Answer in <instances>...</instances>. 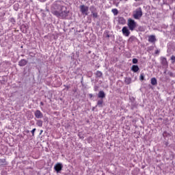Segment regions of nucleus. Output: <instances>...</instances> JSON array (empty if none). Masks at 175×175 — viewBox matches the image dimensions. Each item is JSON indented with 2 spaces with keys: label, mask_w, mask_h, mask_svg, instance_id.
<instances>
[{
  "label": "nucleus",
  "mask_w": 175,
  "mask_h": 175,
  "mask_svg": "<svg viewBox=\"0 0 175 175\" xmlns=\"http://www.w3.org/2000/svg\"><path fill=\"white\" fill-rule=\"evenodd\" d=\"M52 13L58 17L65 18L68 16L69 11L66 7L61 5L60 1H57L54 3L52 6Z\"/></svg>",
  "instance_id": "nucleus-1"
},
{
  "label": "nucleus",
  "mask_w": 175,
  "mask_h": 175,
  "mask_svg": "<svg viewBox=\"0 0 175 175\" xmlns=\"http://www.w3.org/2000/svg\"><path fill=\"white\" fill-rule=\"evenodd\" d=\"M128 26L130 30H133L136 27V23L134 20L129 19L128 20Z\"/></svg>",
  "instance_id": "nucleus-2"
},
{
  "label": "nucleus",
  "mask_w": 175,
  "mask_h": 175,
  "mask_svg": "<svg viewBox=\"0 0 175 175\" xmlns=\"http://www.w3.org/2000/svg\"><path fill=\"white\" fill-rule=\"evenodd\" d=\"M142 16V12L141 10H136L133 12V17L136 19L141 18Z\"/></svg>",
  "instance_id": "nucleus-3"
},
{
  "label": "nucleus",
  "mask_w": 175,
  "mask_h": 175,
  "mask_svg": "<svg viewBox=\"0 0 175 175\" xmlns=\"http://www.w3.org/2000/svg\"><path fill=\"white\" fill-rule=\"evenodd\" d=\"M62 168H63V165L60 163H56L55 165L54 166V170L57 173H59L60 171H62Z\"/></svg>",
  "instance_id": "nucleus-4"
},
{
  "label": "nucleus",
  "mask_w": 175,
  "mask_h": 175,
  "mask_svg": "<svg viewBox=\"0 0 175 175\" xmlns=\"http://www.w3.org/2000/svg\"><path fill=\"white\" fill-rule=\"evenodd\" d=\"M81 12L83 14L88 15V7H86L85 5H81L80 6Z\"/></svg>",
  "instance_id": "nucleus-5"
},
{
  "label": "nucleus",
  "mask_w": 175,
  "mask_h": 175,
  "mask_svg": "<svg viewBox=\"0 0 175 175\" xmlns=\"http://www.w3.org/2000/svg\"><path fill=\"white\" fill-rule=\"evenodd\" d=\"M122 32L123 35L125 36H129L130 35L129 29L126 27H124L122 28Z\"/></svg>",
  "instance_id": "nucleus-6"
},
{
  "label": "nucleus",
  "mask_w": 175,
  "mask_h": 175,
  "mask_svg": "<svg viewBox=\"0 0 175 175\" xmlns=\"http://www.w3.org/2000/svg\"><path fill=\"white\" fill-rule=\"evenodd\" d=\"M34 116H36V118H42L43 117V114L40 111H36V113H34Z\"/></svg>",
  "instance_id": "nucleus-7"
},
{
  "label": "nucleus",
  "mask_w": 175,
  "mask_h": 175,
  "mask_svg": "<svg viewBox=\"0 0 175 175\" xmlns=\"http://www.w3.org/2000/svg\"><path fill=\"white\" fill-rule=\"evenodd\" d=\"M148 41L150 42H154L157 41L155 36L151 35L148 36Z\"/></svg>",
  "instance_id": "nucleus-8"
},
{
  "label": "nucleus",
  "mask_w": 175,
  "mask_h": 175,
  "mask_svg": "<svg viewBox=\"0 0 175 175\" xmlns=\"http://www.w3.org/2000/svg\"><path fill=\"white\" fill-rule=\"evenodd\" d=\"M27 64V61L25 59H22L19 61V66H24Z\"/></svg>",
  "instance_id": "nucleus-9"
},
{
  "label": "nucleus",
  "mask_w": 175,
  "mask_h": 175,
  "mask_svg": "<svg viewBox=\"0 0 175 175\" xmlns=\"http://www.w3.org/2000/svg\"><path fill=\"white\" fill-rule=\"evenodd\" d=\"M131 70H133V72H138L139 66L137 65H133L132 66Z\"/></svg>",
  "instance_id": "nucleus-10"
},
{
  "label": "nucleus",
  "mask_w": 175,
  "mask_h": 175,
  "mask_svg": "<svg viewBox=\"0 0 175 175\" xmlns=\"http://www.w3.org/2000/svg\"><path fill=\"white\" fill-rule=\"evenodd\" d=\"M98 98H105V94L103 91H100L98 94Z\"/></svg>",
  "instance_id": "nucleus-11"
},
{
  "label": "nucleus",
  "mask_w": 175,
  "mask_h": 175,
  "mask_svg": "<svg viewBox=\"0 0 175 175\" xmlns=\"http://www.w3.org/2000/svg\"><path fill=\"white\" fill-rule=\"evenodd\" d=\"M151 84H152V85H157V80L156 78H152L151 79Z\"/></svg>",
  "instance_id": "nucleus-12"
},
{
  "label": "nucleus",
  "mask_w": 175,
  "mask_h": 175,
  "mask_svg": "<svg viewBox=\"0 0 175 175\" xmlns=\"http://www.w3.org/2000/svg\"><path fill=\"white\" fill-rule=\"evenodd\" d=\"M118 22L120 23V24H124L126 23V20L123 18H120L118 19Z\"/></svg>",
  "instance_id": "nucleus-13"
},
{
  "label": "nucleus",
  "mask_w": 175,
  "mask_h": 175,
  "mask_svg": "<svg viewBox=\"0 0 175 175\" xmlns=\"http://www.w3.org/2000/svg\"><path fill=\"white\" fill-rule=\"evenodd\" d=\"M125 83H126V84H131V79L130 78L125 79Z\"/></svg>",
  "instance_id": "nucleus-14"
},
{
  "label": "nucleus",
  "mask_w": 175,
  "mask_h": 175,
  "mask_svg": "<svg viewBox=\"0 0 175 175\" xmlns=\"http://www.w3.org/2000/svg\"><path fill=\"white\" fill-rule=\"evenodd\" d=\"M42 120H37V125H38V126H42Z\"/></svg>",
  "instance_id": "nucleus-15"
},
{
  "label": "nucleus",
  "mask_w": 175,
  "mask_h": 175,
  "mask_svg": "<svg viewBox=\"0 0 175 175\" xmlns=\"http://www.w3.org/2000/svg\"><path fill=\"white\" fill-rule=\"evenodd\" d=\"M111 12L113 13L114 15H117L118 13V11L117 9H113Z\"/></svg>",
  "instance_id": "nucleus-16"
},
{
  "label": "nucleus",
  "mask_w": 175,
  "mask_h": 175,
  "mask_svg": "<svg viewBox=\"0 0 175 175\" xmlns=\"http://www.w3.org/2000/svg\"><path fill=\"white\" fill-rule=\"evenodd\" d=\"M103 103V100H98L97 103V105L98 106H102Z\"/></svg>",
  "instance_id": "nucleus-17"
},
{
  "label": "nucleus",
  "mask_w": 175,
  "mask_h": 175,
  "mask_svg": "<svg viewBox=\"0 0 175 175\" xmlns=\"http://www.w3.org/2000/svg\"><path fill=\"white\" fill-rule=\"evenodd\" d=\"M132 62H133V64H137L138 60L137 59L134 58V59H133Z\"/></svg>",
  "instance_id": "nucleus-18"
},
{
  "label": "nucleus",
  "mask_w": 175,
  "mask_h": 175,
  "mask_svg": "<svg viewBox=\"0 0 175 175\" xmlns=\"http://www.w3.org/2000/svg\"><path fill=\"white\" fill-rule=\"evenodd\" d=\"M139 79H140L141 81L144 80V75H141L140 77H139Z\"/></svg>",
  "instance_id": "nucleus-19"
},
{
  "label": "nucleus",
  "mask_w": 175,
  "mask_h": 175,
  "mask_svg": "<svg viewBox=\"0 0 175 175\" xmlns=\"http://www.w3.org/2000/svg\"><path fill=\"white\" fill-rule=\"evenodd\" d=\"M96 75H97V76H102V72L100 71H97Z\"/></svg>",
  "instance_id": "nucleus-20"
},
{
  "label": "nucleus",
  "mask_w": 175,
  "mask_h": 175,
  "mask_svg": "<svg viewBox=\"0 0 175 175\" xmlns=\"http://www.w3.org/2000/svg\"><path fill=\"white\" fill-rule=\"evenodd\" d=\"M92 16L94 18H96L98 16V14L97 13H92Z\"/></svg>",
  "instance_id": "nucleus-21"
},
{
  "label": "nucleus",
  "mask_w": 175,
  "mask_h": 175,
  "mask_svg": "<svg viewBox=\"0 0 175 175\" xmlns=\"http://www.w3.org/2000/svg\"><path fill=\"white\" fill-rule=\"evenodd\" d=\"M171 59H172V62H175V57L172 56Z\"/></svg>",
  "instance_id": "nucleus-22"
},
{
  "label": "nucleus",
  "mask_w": 175,
  "mask_h": 175,
  "mask_svg": "<svg viewBox=\"0 0 175 175\" xmlns=\"http://www.w3.org/2000/svg\"><path fill=\"white\" fill-rule=\"evenodd\" d=\"M18 4H15V5H14V9H15V10H18Z\"/></svg>",
  "instance_id": "nucleus-23"
},
{
  "label": "nucleus",
  "mask_w": 175,
  "mask_h": 175,
  "mask_svg": "<svg viewBox=\"0 0 175 175\" xmlns=\"http://www.w3.org/2000/svg\"><path fill=\"white\" fill-rule=\"evenodd\" d=\"M36 131V129H33V130H31V133H33V135H34Z\"/></svg>",
  "instance_id": "nucleus-24"
},
{
  "label": "nucleus",
  "mask_w": 175,
  "mask_h": 175,
  "mask_svg": "<svg viewBox=\"0 0 175 175\" xmlns=\"http://www.w3.org/2000/svg\"><path fill=\"white\" fill-rule=\"evenodd\" d=\"M90 98H92V94H90Z\"/></svg>",
  "instance_id": "nucleus-25"
},
{
  "label": "nucleus",
  "mask_w": 175,
  "mask_h": 175,
  "mask_svg": "<svg viewBox=\"0 0 175 175\" xmlns=\"http://www.w3.org/2000/svg\"><path fill=\"white\" fill-rule=\"evenodd\" d=\"M135 1H139V0H135Z\"/></svg>",
  "instance_id": "nucleus-26"
},
{
  "label": "nucleus",
  "mask_w": 175,
  "mask_h": 175,
  "mask_svg": "<svg viewBox=\"0 0 175 175\" xmlns=\"http://www.w3.org/2000/svg\"><path fill=\"white\" fill-rule=\"evenodd\" d=\"M124 1H128V0H124Z\"/></svg>",
  "instance_id": "nucleus-27"
}]
</instances>
